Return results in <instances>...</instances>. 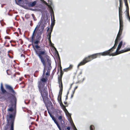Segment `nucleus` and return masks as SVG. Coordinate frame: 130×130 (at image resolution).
I'll return each mask as SVG.
<instances>
[{"label":"nucleus","mask_w":130,"mask_h":130,"mask_svg":"<svg viewBox=\"0 0 130 130\" xmlns=\"http://www.w3.org/2000/svg\"><path fill=\"white\" fill-rule=\"evenodd\" d=\"M17 93L13 87L9 85V100L10 103V107L9 111L12 112L9 114V122H14L16 112L17 99L16 97Z\"/></svg>","instance_id":"f257e3e1"},{"label":"nucleus","mask_w":130,"mask_h":130,"mask_svg":"<svg viewBox=\"0 0 130 130\" xmlns=\"http://www.w3.org/2000/svg\"><path fill=\"white\" fill-rule=\"evenodd\" d=\"M47 80L46 78L43 77L41 79V81L38 83V86L39 92L42 97L44 102L45 103L47 101V103L50 105L52 104L51 102L50 99L47 98L48 93L46 88L45 87L44 83L46 82Z\"/></svg>","instance_id":"f03ea898"},{"label":"nucleus","mask_w":130,"mask_h":130,"mask_svg":"<svg viewBox=\"0 0 130 130\" xmlns=\"http://www.w3.org/2000/svg\"><path fill=\"white\" fill-rule=\"evenodd\" d=\"M32 46L34 48V50L35 51L36 54L40 59L41 62L44 63V59L42 56L45 55L46 54L45 50L44 48H41L40 46L37 45H36L35 46L37 50H36L34 47L33 45H32Z\"/></svg>","instance_id":"7ed1b4c3"},{"label":"nucleus","mask_w":130,"mask_h":130,"mask_svg":"<svg viewBox=\"0 0 130 130\" xmlns=\"http://www.w3.org/2000/svg\"><path fill=\"white\" fill-rule=\"evenodd\" d=\"M105 52H101L98 53L93 54L88 57H85L83 59V61L81 62L77 66L78 68L79 67L85 64L86 63L90 62L92 60L97 58V55H101L102 56H105L106 55L104 54Z\"/></svg>","instance_id":"20e7f679"},{"label":"nucleus","mask_w":130,"mask_h":130,"mask_svg":"<svg viewBox=\"0 0 130 130\" xmlns=\"http://www.w3.org/2000/svg\"><path fill=\"white\" fill-rule=\"evenodd\" d=\"M61 94H61H59L58 96V100L60 103V106L65 111L67 116L69 122H73L72 119L71 118V115L67 109L66 108V106L64 105L63 104L61 101Z\"/></svg>","instance_id":"39448f33"},{"label":"nucleus","mask_w":130,"mask_h":130,"mask_svg":"<svg viewBox=\"0 0 130 130\" xmlns=\"http://www.w3.org/2000/svg\"><path fill=\"white\" fill-rule=\"evenodd\" d=\"M122 31H120V30H119V32L117 35L116 38L115 40V43L114 46L108 50L103 52H105L104 53V54L106 55L105 56L110 55V53L112 52L113 50L116 48V47L118 43V41L119 40H120V36L121 35Z\"/></svg>","instance_id":"423d86ee"},{"label":"nucleus","mask_w":130,"mask_h":130,"mask_svg":"<svg viewBox=\"0 0 130 130\" xmlns=\"http://www.w3.org/2000/svg\"><path fill=\"white\" fill-rule=\"evenodd\" d=\"M60 69L61 70L60 71V76H59V75H58V83L59 84V87L60 88V89H61L62 90V75L63 74V73L62 72V67L61 66H60Z\"/></svg>","instance_id":"0eeeda50"},{"label":"nucleus","mask_w":130,"mask_h":130,"mask_svg":"<svg viewBox=\"0 0 130 130\" xmlns=\"http://www.w3.org/2000/svg\"><path fill=\"white\" fill-rule=\"evenodd\" d=\"M0 88L1 91V94L6 95L8 96V92L4 88L2 83L1 84Z\"/></svg>","instance_id":"6e6552de"},{"label":"nucleus","mask_w":130,"mask_h":130,"mask_svg":"<svg viewBox=\"0 0 130 130\" xmlns=\"http://www.w3.org/2000/svg\"><path fill=\"white\" fill-rule=\"evenodd\" d=\"M119 17L120 23V31H122L123 29V22L122 20V13H119Z\"/></svg>","instance_id":"1a4fd4ad"},{"label":"nucleus","mask_w":130,"mask_h":130,"mask_svg":"<svg viewBox=\"0 0 130 130\" xmlns=\"http://www.w3.org/2000/svg\"><path fill=\"white\" fill-rule=\"evenodd\" d=\"M122 41H121L120 43H119L118 47L116 49V52L113 54H112L109 55V56H114L115 55H118V53H117V52H118L119 51L120 48H121L122 45Z\"/></svg>","instance_id":"9d476101"},{"label":"nucleus","mask_w":130,"mask_h":130,"mask_svg":"<svg viewBox=\"0 0 130 130\" xmlns=\"http://www.w3.org/2000/svg\"><path fill=\"white\" fill-rule=\"evenodd\" d=\"M41 33H40V35H39L38 33L37 34V36L36 37V40L34 42V43L35 44H37L39 43V41L41 38Z\"/></svg>","instance_id":"9b49d317"},{"label":"nucleus","mask_w":130,"mask_h":130,"mask_svg":"<svg viewBox=\"0 0 130 130\" xmlns=\"http://www.w3.org/2000/svg\"><path fill=\"white\" fill-rule=\"evenodd\" d=\"M41 23H40V24L39 26H38V25H37L36 27L35 28V29H34L33 32L32 33V36L31 37V42H32L34 40V38H35V31L36 30L37 28L40 25Z\"/></svg>","instance_id":"f8f14e48"},{"label":"nucleus","mask_w":130,"mask_h":130,"mask_svg":"<svg viewBox=\"0 0 130 130\" xmlns=\"http://www.w3.org/2000/svg\"><path fill=\"white\" fill-rule=\"evenodd\" d=\"M124 1L125 3V5L126 7V9L125 12V13H126V12H129V7L127 2V0H124Z\"/></svg>","instance_id":"ddd939ff"},{"label":"nucleus","mask_w":130,"mask_h":130,"mask_svg":"<svg viewBox=\"0 0 130 130\" xmlns=\"http://www.w3.org/2000/svg\"><path fill=\"white\" fill-rule=\"evenodd\" d=\"M37 3V1H35L33 2H30L29 3L28 6L30 7H32L35 6Z\"/></svg>","instance_id":"4468645a"},{"label":"nucleus","mask_w":130,"mask_h":130,"mask_svg":"<svg viewBox=\"0 0 130 130\" xmlns=\"http://www.w3.org/2000/svg\"><path fill=\"white\" fill-rule=\"evenodd\" d=\"M47 110H48V114H49V115H50V117L54 121V122H57V121H56L55 118L53 116H52V115L50 111H49V110H48V109L47 108Z\"/></svg>","instance_id":"2eb2a0df"},{"label":"nucleus","mask_w":130,"mask_h":130,"mask_svg":"<svg viewBox=\"0 0 130 130\" xmlns=\"http://www.w3.org/2000/svg\"><path fill=\"white\" fill-rule=\"evenodd\" d=\"M73 67V65L72 64H70L69 67L64 69V70L65 72H67L69 70H71Z\"/></svg>","instance_id":"dca6fc26"},{"label":"nucleus","mask_w":130,"mask_h":130,"mask_svg":"<svg viewBox=\"0 0 130 130\" xmlns=\"http://www.w3.org/2000/svg\"><path fill=\"white\" fill-rule=\"evenodd\" d=\"M129 51H130V47L126 49L125 48L123 50H122L120 51L119 52L120 53H121L126 52Z\"/></svg>","instance_id":"f3484780"},{"label":"nucleus","mask_w":130,"mask_h":130,"mask_svg":"<svg viewBox=\"0 0 130 130\" xmlns=\"http://www.w3.org/2000/svg\"><path fill=\"white\" fill-rule=\"evenodd\" d=\"M9 75L10 77L13 80H15L16 79L15 77V76L16 74L15 73L12 74H9Z\"/></svg>","instance_id":"a211bd4d"},{"label":"nucleus","mask_w":130,"mask_h":130,"mask_svg":"<svg viewBox=\"0 0 130 130\" xmlns=\"http://www.w3.org/2000/svg\"><path fill=\"white\" fill-rule=\"evenodd\" d=\"M121 2H122V1H121V0H119L120 7L119 8V13H122V8L121 7Z\"/></svg>","instance_id":"6ab92c4d"},{"label":"nucleus","mask_w":130,"mask_h":130,"mask_svg":"<svg viewBox=\"0 0 130 130\" xmlns=\"http://www.w3.org/2000/svg\"><path fill=\"white\" fill-rule=\"evenodd\" d=\"M49 7L50 8V12L51 14V15L54 14V12L53 11V8L51 6H50Z\"/></svg>","instance_id":"aec40b11"},{"label":"nucleus","mask_w":130,"mask_h":130,"mask_svg":"<svg viewBox=\"0 0 130 130\" xmlns=\"http://www.w3.org/2000/svg\"><path fill=\"white\" fill-rule=\"evenodd\" d=\"M126 16V17L127 19L130 22V17L129 16V12H127L126 13H125Z\"/></svg>","instance_id":"412c9836"},{"label":"nucleus","mask_w":130,"mask_h":130,"mask_svg":"<svg viewBox=\"0 0 130 130\" xmlns=\"http://www.w3.org/2000/svg\"><path fill=\"white\" fill-rule=\"evenodd\" d=\"M41 62L43 64V66H44V70H43V74L42 76V77L43 76V77H44L43 75H44V74L45 72V65H45V61L44 60V63H43L42 62Z\"/></svg>","instance_id":"4be33fe9"},{"label":"nucleus","mask_w":130,"mask_h":130,"mask_svg":"<svg viewBox=\"0 0 130 130\" xmlns=\"http://www.w3.org/2000/svg\"><path fill=\"white\" fill-rule=\"evenodd\" d=\"M51 21L53 22H55L54 14L51 15Z\"/></svg>","instance_id":"5701e85b"},{"label":"nucleus","mask_w":130,"mask_h":130,"mask_svg":"<svg viewBox=\"0 0 130 130\" xmlns=\"http://www.w3.org/2000/svg\"><path fill=\"white\" fill-rule=\"evenodd\" d=\"M51 62L50 63H48V70H50L52 68V67H51Z\"/></svg>","instance_id":"b1692460"},{"label":"nucleus","mask_w":130,"mask_h":130,"mask_svg":"<svg viewBox=\"0 0 130 130\" xmlns=\"http://www.w3.org/2000/svg\"><path fill=\"white\" fill-rule=\"evenodd\" d=\"M59 122H55V124H56L57 125V126L59 130H62L60 127L59 124H60V123H59Z\"/></svg>","instance_id":"393cba45"},{"label":"nucleus","mask_w":130,"mask_h":130,"mask_svg":"<svg viewBox=\"0 0 130 130\" xmlns=\"http://www.w3.org/2000/svg\"><path fill=\"white\" fill-rule=\"evenodd\" d=\"M13 126L14 122H12L11 125L10 130H14Z\"/></svg>","instance_id":"a878e982"},{"label":"nucleus","mask_w":130,"mask_h":130,"mask_svg":"<svg viewBox=\"0 0 130 130\" xmlns=\"http://www.w3.org/2000/svg\"><path fill=\"white\" fill-rule=\"evenodd\" d=\"M57 118L58 120H60V121H61L62 120V116H59L57 117Z\"/></svg>","instance_id":"bb28decb"},{"label":"nucleus","mask_w":130,"mask_h":130,"mask_svg":"<svg viewBox=\"0 0 130 130\" xmlns=\"http://www.w3.org/2000/svg\"><path fill=\"white\" fill-rule=\"evenodd\" d=\"M46 56H47L46 59H47V62H48V63H49H49L51 62V60L48 58V57H49L48 56H47V55H46Z\"/></svg>","instance_id":"cd10ccee"},{"label":"nucleus","mask_w":130,"mask_h":130,"mask_svg":"<svg viewBox=\"0 0 130 130\" xmlns=\"http://www.w3.org/2000/svg\"><path fill=\"white\" fill-rule=\"evenodd\" d=\"M94 126L93 125H91L90 126V130H94Z\"/></svg>","instance_id":"c85d7f7f"},{"label":"nucleus","mask_w":130,"mask_h":130,"mask_svg":"<svg viewBox=\"0 0 130 130\" xmlns=\"http://www.w3.org/2000/svg\"><path fill=\"white\" fill-rule=\"evenodd\" d=\"M52 22L50 25V26H53H53L55 24V22H53L51 21Z\"/></svg>","instance_id":"c756f323"},{"label":"nucleus","mask_w":130,"mask_h":130,"mask_svg":"<svg viewBox=\"0 0 130 130\" xmlns=\"http://www.w3.org/2000/svg\"><path fill=\"white\" fill-rule=\"evenodd\" d=\"M49 41V44L50 45V46H53L54 45V44L53 43H52V42L51 41V40H50V41Z\"/></svg>","instance_id":"7c9ffc66"},{"label":"nucleus","mask_w":130,"mask_h":130,"mask_svg":"<svg viewBox=\"0 0 130 130\" xmlns=\"http://www.w3.org/2000/svg\"><path fill=\"white\" fill-rule=\"evenodd\" d=\"M72 124H73V128H74V130H78L75 127V125H74V124H73V122H72Z\"/></svg>","instance_id":"2f4dec72"},{"label":"nucleus","mask_w":130,"mask_h":130,"mask_svg":"<svg viewBox=\"0 0 130 130\" xmlns=\"http://www.w3.org/2000/svg\"><path fill=\"white\" fill-rule=\"evenodd\" d=\"M45 27V26L44 25H42L41 26V31H43Z\"/></svg>","instance_id":"473e14b6"},{"label":"nucleus","mask_w":130,"mask_h":130,"mask_svg":"<svg viewBox=\"0 0 130 130\" xmlns=\"http://www.w3.org/2000/svg\"><path fill=\"white\" fill-rule=\"evenodd\" d=\"M48 72L47 71V72L46 73V75L49 76L50 75L49 72H50V70H48Z\"/></svg>","instance_id":"72a5a7b5"},{"label":"nucleus","mask_w":130,"mask_h":130,"mask_svg":"<svg viewBox=\"0 0 130 130\" xmlns=\"http://www.w3.org/2000/svg\"><path fill=\"white\" fill-rule=\"evenodd\" d=\"M47 36L48 37V40L49 41H50V40H51V36Z\"/></svg>","instance_id":"f704fd0d"},{"label":"nucleus","mask_w":130,"mask_h":130,"mask_svg":"<svg viewBox=\"0 0 130 130\" xmlns=\"http://www.w3.org/2000/svg\"><path fill=\"white\" fill-rule=\"evenodd\" d=\"M55 52L56 53L57 55H58V56H59V54L58 53V51H57V50H56L55 51Z\"/></svg>","instance_id":"c9c22d12"},{"label":"nucleus","mask_w":130,"mask_h":130,"mask_svg":"<svg viewBox=\"0 0 130 130\" xmlns=\"http://www.w3.org/2000/svg\"><path fill=\"white\" fill-rule=\"evenodd\" d=\"M51 33L52 32H48L47 36H51Z\"/></svg>","instance_id":"e433bc0d"},{"label":"nucleus","mask_w":130,"mask_h":130,"mask_svg":"<svg viewBox=\"0 0 130 130\" xmlns=\"http://www.w3.org/2000/svg\"><path fill=\"white\" fill-rule=\"evenodd\" d=\"M6 88L7 89H8V84H6L5 85Z\"/></svg>","instance_id":"4c0bfd02"},{"label":"nucleus","mask_w":130,"mask_h":130,"mask_svg":"<svg viewBox=\"0 0 130 130\" xmlns=\"http://www.w3.org/2000/svg\"><path fill=\"white\" fill-rule=\"evenodd\" d=\"M53 26H51V29H50V32H52L53 29Z\"/></svg>","instance_id":"58836bf2"},{"label":"nucleus","mask_w":130,"mask_h":130,"mask_svg":"<svg viewBox=\"0 0 130 130\" xmlns=\"http://www.w3.org/2000/svg\"><path fill=\"white\" fill-rule=\"evenodd\" d=\"M4 130H8V128L7 126L5 127V129Z\"/></svg>","instance_id":"ea45409f"},{"label":"nucleus","mask_w":130,"mask_h":130,"mask_svg":"<svg viewBox=\"0 0 130 130\" xmlns=\"http://www.w3.org/2000/svg\"><path fill=\"white\" fill-rule=\"evenodd\" d=\"M7 122H8V115H7Z\"/></svg>","instance_id":"a19ab883"},{"label":"nucleus","mask_w":130,"mask_h":130,"mask_svg":"<svg viewBox=\"0 0 130 130\" xmlns=\"http://www.w3.org/2000/svg\"><path fill=\"white\" fill-rule=\"evenodd\" d=\"M67 129L68 130H70V127L69 126H68L67 127Z\"/></svg>","instance_id":"79ce46f5"},{"label":"nucleus","mask_w":130,"mask_h":130,"mask_svg":"<svg viewBox=\"0 0 130 130\" xmlns=\"http://www.w3.org/2000/svg\"><path fill=\"white\" fill-rule=\"evenodd\" d=\"M74 94H72L71 95V98H72L73 97Z\"/></svg>","instance_id":"37998d69"},{"label":"nucleus","mask_w":130,"mask_h":130,"mask_svg":"<svg viewBox=\"0 0 130 130\" xmlns=\"http://www.w3.org/2000/svg\"><path fill=\"white\" fill-rule=\"evenodd\" d=\"M15 2L16 4L18 5H19V3L17 2L16 0H15Z\"/></svg>","instance_id":"c03bdc74"},{"label":"nucleus","mask_w":130,"mask_h":130,"mask_svg":"<svg viewBox=\"0 0 130 130\" xmlns=\"http://www.w3.org/2000/svg\"><path fill=\"white\" fill-rule=\"evenodd\" d=\"M78 86H76L74 89V90H75L77 88Z\"/></svg>","instance_id":"a18cd8bd"},{"label":"nucleus","mask_w":130,"mask_h":130,"mask_svg":"<svg viewBox=\"0 0 130 130\" xmlns=\"http://www.w3.org/2000/svg\"><path fill=\"white\" fill-rule=\"evenodd\" d=\"M21 57H25V56H24V55L23 54H22L21 55Z\"/></svg>","instance_id":"49530a36"},{"label":"nucleus","mask_w":130,"mask_h":130,"mask_svg":"<svg viewBox=\"0 0 130 130\" xmlns=\"http://www.w3.org/2000/svg\"><path fill=\"white\" fill-rule=\"evenodd\" d=\"M53 47L55 51L56 50H57V49H56V48L54 46H53Z\"/></svg>","instance_id":"de8ad7c7"},{"label":"nucleus","mask_w":130,"mask_h":130,"mask_svg":"<svg viewBox=\"0 0 130 130\" xmlns=\"http://www.w3.org/2000/svg\"><path fill=\"white\" fill-rule=\"evenodd\" d=\"M22 0H18V2L19 3H20V2H21Z\"/></svg>","instance_id":"09e8293b"},{"label":"nucleus","mask_w":130,"mask_h":130,"mask_svg":"<svg viewBox=\"0 0 130 130\" xmlns=\"http://www.w3.org/2000/svg\"><path fill=\"white\" fill-rule=\"evenodd\" d=\"M29 9L30 10H32V11H34V9H33L32 8H30Z\"/></svg>","instance_id":"8fccbe9b"},{"label":"nucleus","mask_w":130,"mask_h":130,"mask_svg":"<svg viewBox=\"0 0 130 130\" xmlns=\"http://www.w3.org/2000/svg\"><path fill=\"white\" fill-rule=\"evenodd\" d=\"M31 21H30V25L31 26H32V24L31 23Z\"/></svg>","instance_id":"3c124183"},{"label":"nucleus","mask_w":130,"mask_h":130,"mask_svg":"<svg viewBox=\"0 0 130 130\" xmlns=\"http://www.w3.org/2000/svg\"><path fill=\"white\" fill-rule=\"evenodd\" d=\"M75 90H74L72 91V94H74L75 93Z\"/></svg>","instance_id":"603ef678"},{"label":"nucleus","mask_w":130,"mask_h":130,"mask_svg":"<svg viewBox=\"0 0 130 130\" xmlns=\"http://www.w3.org/2000/svg\"><path fill=\"white\" fill-rule=\"evenodd\" d=\"M8 56H9V57H10V58H13V57L12 56L11 57V56H10L9 54Z\"/></svg>","instance_id":"864d4df0"},{"label":"nucleus","mask_w":130,"mask_h":130,"mask_svg":"<svg viewBox=\"0 0 130 130\" xmlns=\"http://www.w3.org/2000/svg\"><path fill=\"white\" fill-rule=\"evenodd\" d=\"M6 72L8 75V69H7L6 70Z\"/></svg>","instance_id":"5fc2aeb1"},{"label":"nucleus","mask_w":130,"mask_h":130,"mask_svg":"<svg viewBox=\"0 0 130 130\" xmlns=\"http://www.w3.org/2000/svg\"><path fill=\"white\" fill-rule=\"evenodd\" d=\"M31 15L32 17H33V18H34V15L33 14H32Z\"/></svg>","instance_id":"6e6d98bb"},{"label":"nucleus","mask_w":130,"mask_h":130,"mask_svg":"<svg viewBox=\"0 0 130 130\" xmlns=\"http://www.w3.org/2000/svg\"><path fill=\"white\" fill-rule=\"evenodd\" d=\"M73 84L72 83V84H71V86H70V89H70L71 88L72 86V85H73Z\"/></svg>","instance_id":"4d7b16f0"},{"label":"nucleus","mask_w":130,"mask_h":130,"mask_svg":"<svg viewBox=\"0 0 130 130\" xmlns=\"http://www.w3.org/2000/svg\"><path fill=\"white\" fill-rule=\"evenodd\" d=\"M5 39H8V36H5Z\"/></svg>","instance_id":"13d9d810"},{"label":"nucleus","mask_w":130,"mask_h":130,"mask_svg":"<svg viewBox=\"0 0 130 130\" xmlns=\"http://www.w3.org/2000/svg\"><path fill=\"white\" fill-rule=\"evenodd\" d=\"M64 104H67V102H64Z\"/></svg>","instance_id":"bf43d9fd"},{"label":"nucleus","mask_w":130,"mask_h":130,"mask_svg":"<svg viewBox=\"0 0 130 130\" xmlns=\"http://www.w3.org/2000/svg\"><path fill=\"white\" fill-rule=\"evenodd\" d=\"M30 118L31 119H32V120H35V119H34V118H31V117H30Z\"/></svg>","instance_id":"052dcab7"},{"label":"nucleus","mask_w":130,"mask_h":130,"mask_svg":"<svg viewBox=\"0 0 130 130\" xmlns=\"http://www.w3.org/2000/svg\"><path fill=\"white\" fill-rule=\"evenodd\" d=\"M33 19H34V21H36L37 20L36 19H35L34 18H33Z\"/></svg>","instance_id":"680f3d73"},{"label":"nucleus","mask_w":130,"mask_h":130,"mask_svg":"<svg viewBox=\"0 0 130 130\" xmlns=\"http://www.w3.org/2000/svg\"><path fill=\"white\" fill-rule=\"evenodd\" d=\"M8 29H7V30H6V33H7V34H8Z\"/></svg>","instance_id":"e2e57ef3"},{"label":"nucleus","mask_w":130,"mask_h":130,"mask_svg":"<svg viewBox=\"0 0 130 130\" xmlns=\"http://www.w3.org/2000/svg\"><path fill=\"white\" fill-rule=\"evenodd\" d=\"M10 44H11V45H12V46H14V45H12V44L11 43V41H10Z\"/></svg>","instance_id":"0e129e2a"},{"label":"nucleus","mask_w":130,"mask_h":130,"mask_svg":"<svg viewBox=\"0 0 130 130\" xmlns=\"http://www.w3.org/2000/svg\"><path fill=\"white\" fill-rule=\"evenodd\" d=\"M68 99V96H67L66 97V100H67Z\"/></svg>","instance_id":"69168bd1"},{"label":"nucleus","mask_w":130,"mask_h":130,"mask_svg":"<svg viewBox=\"0 0 130 130\" xmlns=\"http://www.w3.org/2000/svg\"><path fill=\"white\" fill-rule=\"evenodd\" d=\"M50 29V28L49 27H48V29H47V31H48L49 30V29Z\"/></svg>","instance_id":"338daca9"},{"label":"nucleus","mask_w":130,"mask_h":130,"mask_svg":"<svg viewBox=\"0 0 130 130\" xmlns=\"http://www.w3.org/2000/svg\"><path fill=\"white\" fill-rule=\"evenodd\" d=\"M85 80V78H83V80H82V82H83V81Z\"/></svg>","instance_id":"774afa93"}]
</instances>
